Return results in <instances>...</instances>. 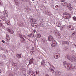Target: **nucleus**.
<instances>
[{"label": "nucleus", "instance_id": "c9c22d12", "mask_svg": "<svg viewBox=\"0 0 76 76\" xmlns=\"http://www.w3.org/2000/svg\"><path fill=\"white\" fill-rule=\"evenodd\" d=\"M31 26L32 27H34V28H35V23L31 24Z\"/></svg>", "mask_w": 76, "mask_h": 76}, {"label": "nucleus", "instance_id": "49530a36", "mask_svg": "<svg viewBox=\"0 0 76 76\" xmlns=\"http://www.w3.org/2000/svg\"><path fill=\"white\" fill-rule=\"evenodd\" d=\"M22 38L23 39V41H25V39L23 37H22Z\"/></svg>", "mask_w": 76, "mask_h": 76}, {"label": "nucleus", "instance_id": "412c9836", "mask_svg": "<svg viewBox=\"0 0 76 76\" xmlns=\"http://www.w3.org/2000/svg\"><path fill=\"white\" fill-rule=\"evenodd\" d=\"M45 6H41L40 7V9L42 10H44V9H45Z\"/></svg>", "mask_w": 76, "mask_h": 76}, {"label": "nucleus", "instance_id": "f3484780", "mask_svg": "<svg viewBox=\"0 0 76 76\" xmlns=\"http://www.w3.org/2000/svg\"><path fill=\"white\" fill-rule=\"evenodd\" d=\"M62 44L63 45H64L65 44H67L68 45H69V43L67 41H64L62 42Z\"/></svg>", "mask_w": 76, "mask_h": 76}, {"label": "nucleus", "instance_id": "6ab92c4d", "mask_svg": "<svg viewBox=\"0 0 76 76\" xmlns=\"http://www.w3.org/2000/svg\"><path fill=\"white\" fill-rule=\"evenodd\" d=\"M28 36L29 37V38H33L34 35V34H31L28 35Z\"/></svg>", "mask_w": 76, "mask_h": 76}, {"label": "nucleus", "instance_id": "c756f323", "mask_svg": "<svg viewBox=\"0 0 76 76\" xmlns=\"http://www.w3.org/2000/svg\"><path fill=\"white\" fill-rule=\"evenodd\" d=\"M3 20L4 21H6L7 20V18H6V17H5L4 18V19H3Z\"/></svg>", "mask_w": 76, "mask_h": 76}, {"label": "nucleus", "instance_id": "c85d7f7f", "mask_svg": "<svg viewBox=\"0 0 76 76\" xmlns=\"http://www.w3.org/2000/svg\"><path fill=\"white\" fill-rule=\"evenodd\" d=\"M32 18H31V20H30V21L32 20V22H34V23H35V22H37L36 20L34 19V21H33V20H32Z\"/></svg>", "mask_w": 76, "mask_h": 76}, {"label": "nucleus", "instance_id": "1a4fd4ad", "mask_svg": "<svg viewBox=\"0 0 76 76\" xmlns=\"http://www.w3.org/2000/svg\"><path fill=\"white\" fill-rule=\"evenodd\" d=\"M70 6H71V4H70V3L69 4L67 5V7H68V9L69 10L71 11V10H72V7Z\"/></svg>", "mask_w": 76, "mask_h": 76}, {"label": "nucleus", "instance_id": "37998d69", "mask_svg": "<svg viewBox=\"0 0 76 76\" xmlns=\"http://www.w3.org/2000/svg\"><path fill=\"white\" fill-rule=\"evenodd\" d=\"M75 32H73L72 34V36H74V35H75Z\"/></svg>", "mask_w": 76, "mask_h": 76}, {"label": "nucleus", "instance_id": "de8ad7c7", "mask_svg": "<svg viewBox=\"0 0 76 76\" xmlns=\"http://www.w3.org/2000/svg\"><path fill=\"white\" fill-rule=\"evenodd\" d=\"M1 42L4 43L5 42L4 40H2Z\"/></svg>", "mask_w": 76, "mask_h": 76}, {"label": "nucleus", "instance_id": "13d9d810", "mask_svg": "<svg viewBox=\"0 0 76 76\" xmlns=\"http://www.w3.org/2000/svg\"><path fill=\"white\" fill-rule=\"evenodd\" d=\"M74 45L76 47V45L75 44H74Z\"/></svg>", "mask_w": 76, "mask_h": 76}, {"label": "nucleus", "instance_id": "bf43d9fd", "mask_svg": "<svg viewBox=\"0 0 76 76\" xmlns=\"http://www.w3.org/2000/svg\"><path fill=\"white\" fill-rule=\"evenodd\" d=\"M7 53H9V51H7Z\"/></svg>", "mask_w": 76, "mask_h": 76}, {"label": "nucleus", "instance_id": "680f3d73", "mask_svg": "<svg viewBox=\"0 0 76 76\" xmlns=\"http://www.w3.org/2000/svg\"><path fill=\"white\" fill-rule=\"evenodd\" d=\"M35 0H32V1H34Z\"/></svg>", "mask_w": 76, "mask_h": 76}, {"label": "nucleus", "instance_id": "2f4dec72", "mask_svg": "<svg viewBox=\"0 0 76 76\" xmlns=\"http://www.w3.org/2000/svg\"><path fill=\"white\" fill-rule=\"evenodd\" d=\"M6 38H10V37H9V36L8 34H7L6 36Z\"/></svg>", "mask_w": 76, "mask_h": 76}, {"label": "nucleus", "instance_id": "052dcab7", "mask_svg": "<svg viewBox=\"0 0 76 76\" xmlns=\"http://www.w3.org/2000/svg\"><path fill=\"white\" fill-rule=\"evenodd\" d=\"M9 43H7V44L8 45L9 44Z\"/></svg>", "mask_w": 76, "mask_h": 76}, {"label": "nucleus", "instance_id": "ea45409f", "mask_svg": "<svg viewBox=\"0 0 76 76\" xmlns=\"http://www.w3.org/2000/svg\"><path fill=\"white\" fill-rule=\"evenodd\" d=\"M34 27H35V28H36V27H37V26H38V25H36L35 23H34Z\"/></svg>", "mask_w": 76, "mask_h": 76}, {"label": "nucleus", "instance_id": "ddd939ff", "mask_svg": "<svg viewBox=\"0 0 76 76\" xmlns=\"http://www.w3.org/2000/svg\"><path fill=\"white\" fill-rule=\"evenodd\" d=\"M71 16H72L71 14H68V15H66L65 16V19H70L71 18Z\"/></svg>", "mask_w": 76, "mask_h": 76}, {"label": "nucleus", "instance_id": "a19ab883", "mask_svg": "<svg viewBox=\"0 0 76 76\" xmlns=\"http://www.w3.org/2000/svg\"><path fill=\"white\" fill-rule=\"evenodd\" d=\"M64 15H67V12H65L64 13Z\"/></svg>", "mask_w": 76, "mask_h": 76}, {"label": "nucleus", "instance_id": "4be33fe9", "mask_svg": "<svg viewBox=\"0 0 76 76\" xmlns=\"http://www.w3.org/2000/svg\"><path fill=\"white\" fill-rule=\"evenodd\" d=\"M12 65H14V67H18V66H17V64L15 63L14 62L13 63Z\"/></svg>", "mask_w": 76, "mask_h": 76}, {"label": "nucleus", "instance_id": "9b49d317", "mask_svg": "<svg viewBox=\"0 0 76 76\" xmlns=\"http://www.w3.org/2000/svg\"><path fill=\"white\" fill-rule=\"evenodd\" d=\"M3 15H4V16L6 17L8 16V13H7V10H4L3 12Z\"/></svg>", "mask_w": 76, "mask_h": 76}, {"label": "nucleus", "instance_id": "b1692460", "mask_svg": "<svg viewBox=\"0 0 76 76\" xmlns=\"http://www.w3.org/2000/svg\"><path fill=\"white\" fill-rule=\"evenodd\" d=\"M24 23H21L20 24H19V26L20 27H21V26H23Z\"/></svg>", "mask_w": 76, "mask_h": 76}, {"label": "nucleus", "instance_id": "9d476101", "mask_svg": "<svg viewBox=\"0 0 76 76\" xmlns=\"http://www.w3.org/2000/svg\"><path fill=\"white\" fill-rule=\"evenodd\" d=\"M7 31L11 34H14V31L11 28H9Z\"/></svg>", "mask_w": 76, "mask_h": 76}, {"label": "nucleus", "instance_id": "cd10ccee", "mask_svg": "<svg viewBox=\"0 0 76 76\" xmlns=\"http://www.w3.org/2000/svg\"><path fill=\"white\" fill-rule=\"evenodd\" d=\"M10 40V38H6V41L7 42H9Z\"/></svg>", "mask_w": 76, "mask_h": 76}, {"label": "nucleus", "instance_id": "e433bc0d", "mask_svg": "<svg viewBox=\"0 0 76 76\" xmlns=\"http://www.w3.org/2000/svg\"><path fill=\"white\" fill-rule=\"evenodd\" d=\"M2 57L3 58H6V56L4 55H3L2 56Z\"/></svg>", "mask_w": 76, "mask_h": 76}, {"label": "nucleus", "instance_id": "393cba45", "mask_svg": "<svg viewBox=\"0 0 76 76\" xmlns=\"http://www.w3.org/2000/svg\"><path fill=\"white\" fill-rule=\"evenodd\" d=\"M3 5V2L2 1H0V6H2Z\"/></svg>", "mask_w": 76, "mask_h": 76}, {"label": "nucleus", "instance_id": "79ce46f5", "mask_svg": "<svg viewBox=\"0 0 76 76\" xmlns=\"http://www.w3.org/2000/svg\"><path fill=\"white\" fill-rule=\"evenodd\" d=\"M7 22H8V23L9 24L8 25H10V21H8Z\"/></svg>", "mask_w": 76, "mask_h": 76}, {"label": "nucleus", "instance_id": "2eb2a0df", "mask_svg": "<svg viewBox=\"0 0 76 76\" xmlns=\"http://www.w3.org/2000/svg\"><path fill=\"white\" fill-rule=\"evenodd\" d=\"M34 59H33V58H31L29 60V64L28 65V66H29L30 64H32V63H33V62L34 61Z\"/></svg>", "mask_w": 76, "mask_h": 76}, {"label": "nucleus", "instance_id": "e2e57ef3", "mask_svg": "<svg viewBox=\"0 0 76 76\" xmlns=\"http://www.w3.org/2000/svg\"><path fill=\"white\" fill-rule=\"evenodd\" d=\"M53 9H54V8H53Z\"/></svg>", "mask_w": 76, "mask_h": 76}, {"label": "nucleus", "instance_id": "7ed1b4c3", "mask_svg": "<svg viewBox=\"0 0 76 76\" xmlns=\"http://www.w3.org/2000/svg\"><path fill=\"white\" fill-rule=\"evenodd\" d=\"M48 63L49 64V66H50L51 67L50 68V72H52V73H54V72H55V71H54V69H53L52 68H53V69H55V68L54 67V66H53V65H51V64H50V63L48 62Z\"/></svg>", "mask_w": 76, "mask_h": 76}, {"label": "nucleus", "instance_id": "f257e3e1", "mask_svg": "<svg viewBox=\"0 0 76 76\" xmlns=\"http://www.w3.org/2000/svg\"><path fill=\"white\" fill-rule=\"evenodd\" d=\"M63 65L65 66V68L67 69L68 71H72L73 70V69L70 67V66H72V64H71L69 63L68 62L66 61L63 62Z\"/></svg>", "mask_w": 76, "mask_h": 76}, {"label": "nucleus", "instance_id": "72a5a7b5", "mask_svg": "<svg viewBox=\"0 0 76 76\" xmlns=\"http://www.w3.org/2000/svg\"><path fill=\"white\" fill-rule=\"evenodd\" d=\"M34 53V51H31V55H34V54H35V53Z\"/></svg>", "mask_w": 76, "mask_h": 76}, {"label": "nucleus", "instance_id": "09e8293b", "mask_svg": "<svg viewBox=\"0 0 76 76\" xmlns=\"http://www.w3.org/2000/svg\"><path fill=\"white\" fill-rule=\"evenodd\" d=\"M6 23L7 24V25H9V24L7 22H6Z\"/></svg>", "mask_w": 76, "mask_h": 76}, {"label": "nucleus", "instance_id": "5fc2aeb1", "mask_svg": "<svg viewBox=\"0 0 76 76\" xmlns=\"http://www.w3.org/2000/svg\"><path fill=\"white\" fill-rule=\"evenodd\" d=\"M14 0L15 2H16V1H17V0Z\"/></svg>", "mask_w": 76, "mask_h": 76}, {"label": "nucleus", "instance_id": "20e7f679", "mask_svg": "<svg viewBox=\"0 0 76 76\" xmlns=\"http://www.w3.org/2000/svg\"><path fill=\"white\" fill-rule=\"evenodd\" d=\"M60 54L59 53H56L55 54L54 56L55 58H56V59H57V58H60Z\"/></svg>", "mask_w": 76, "mask_h": 76}, {"label": "nucleus", "instance_id": "a18cd8bd", "mask_svg": "<svg viewBox=\"0 0 76 76\" xmlns=\"http://www.w3.org/2000/svg\"><path fill=\"white\" fill-rule=\"evenodd\" d=\"M22 0L23 1L25 0V1H26V2H29V0Z\"/></svg>", "mask_w": 76, "mask_h": 76}, {"label": "nucleus", "instance_id": "7c9ffc66", "mask_svg": "<svg viewBox=\"0 0 76 76\" xmlns=\"http://www.w3.org/2000/svg\"><path fill=\"white\" fill-rule=\"evenodd\" d=\"M19 37H20V38H22L23 37H22V34H20L19 35Z\"/></svg>", "mask_w": 76, "mask_h": 76}, {"label": "nucleus", "instance_id": "f03ea898", "mask_svg": "<svg viewBox=\"0 0 76 76\" xmlns=\"http://www.w3.org/2000/svg\"><path fill=\"white\" fill-rule=\"evenodd\" d=\"M66 58H67L68 60H70V61H71L72 62H73V61H76V56L74 58L72 57L69 55H67Z\"/></svg>", "mask_w": 76, "mask_h": 76}, {"label": "nucleus", "instance_id": "0eeeda50", "mask_svg": "<svg viewBox=\"0 0 76 76\" xmlns=\"http://www.w3.org/2000/svg\"><path fill=\"white\" fill-rule=\"evenodd\" d=\"M46 63V61L45 60H43L41 62V65L42 66H43V67H45V66H46V64H45Z\"/></svg>", "mask_w": 76, "mask_h": 76}, {"label": "nucleus", "instance_id": "a878e982", "mask_svg": "<svg viewBox=\"0 0 76 76\" xmlns=\"http://www.w3.org/2000/svg\"><path fill=\"white\" fill-rule=\"evenodd\" d=\"M41 36V34H37V38H40Z\"/></svg>", "mask_w": 76, "mask_h": 76}, {"label": "nucleus", "instance_id": "c03bdc74", "mask_svg": "<svg viewBox=\"0 0 76 76\" xmlns=\"http://www.w3.org/2000/svg\"><path fill=\"white\" fill-rule=\"evenodd\" d=\"M36 30L35 29H34L33 31L34 33V34H35V32H36Z\"/></svg>", "mask_w": 76, "mask_h": 76}, {"label": "nucleus", "instance_id": "6e6552de", "mask_svg": "<svg viewBox=\"0 0 76 76\" xmlns=\"http://www.w3.org/2000/svg\"><path fill=\"white\" fill-rule=\"evenodd\" d=\"M31 76H35V74L33 71H30L29 72Z\"/></svg>", "mask_w": 76, "mask_h": 76}, {"label": "nucleus", "instance_id": "dca6fc26", "mask_svg": "<svg viewBox=\"0 0 76 76\" xmlns=\"http://www.w3.org/2000/svg\"><path fill=\"white\" fill-rule=\"evenodd\" d=\"M45 13L49 16H51V13L49 11H46L45 12Z\"/></svg>", "mask_w": 76, "mask_h": 76}, {"label": "nucleus", "instance_id": "864d4df0", "mask_svg": "<svg viewBox=\"0 0 76 76\" xmlns=\"http://www.w3.org/2000/svg\"><path fill=\"white\" fill-rule=\"evenodd\" d=\"M26 11H28V10H29V9L28 8L26 9Z\"/></svg>", "mask_w": 76, "mask_h": 76}, {"label": "nucleus", "instance_id": "603ef678", "mask_svg": "<svg viewBox=\"0 0 76 76\" xmlns=\"http://www.w3.org/2000/svg\"><path fill=\"white\" fill-rule=\"evenodd\" d=\"M45 76H49V75L48 74H46Z\"/></svg>", "mask_w": 76, "mask_h": 76}, {"label": "nucleus", "instance_id": "39448f33", "mask_svg": "<svg viewBox=\"0 0 76 76\" xmlns=\"http://www.w3.org/2000/svg\"><path fill=\"white\" fill-rule=\"evenodd\" d=\"M55 75L56 76H61V72L58 71H57L55 72Z\"/></svg>", "mask_w": 76, "mask_h": 76}, {"label": "nucleus", "instance_id": "bb28decb", "mask_svg": "<svg viewBox=\"0 0 76 76\" xmlns=\"http://www.w3.org/2000/svg\"><path fill=\"white\" fill-rule=\"evenodd\" d=\"M73 20H74V21H76V17L75 16L73 17H72Z\"/></svg>", "mask_w": 76, "mask_h": 76}, {"label": "nucleus", "instance_id": "f8f14e48", "mask_svg": "<svg viewBox=\"0 0 76 76\" xmlns=\"http://www.w3.org/2000/svg\"><path fill=\"white\" fill-rule=\"evenodd\" d=\"M48 39L49 41H54V38L51 36H49L48 37Z\"/></svg>", "mask_w": 76, "mask_h": 76}, {"label": "nucleus", "instance_id": "4468645a", "mask_svg": "<svg viewBox=\"0 0 76 76\" xmlns=\"http://www.w3.org/2000/svg\"><path fill=\"white\" fill-rule=\"evenodd\" d=\"M67 28L68 29H70L72 31H73L74 30V27L72 26H67Z\"/></svg>", "mask_w": 76, "mask_h": 76}, {"label": "nucleus", "instance_id": "f704fd0d", "mask_svg": "<svg viewBox=\"0 0 76 76\" xmlns=\"http://www.w3.org/2000/svg\"><path fill=\"white\" fill-rule=\"evenodd\" d=\"M4 17L2 15L1 16L0 18L3 20V19H4Z\"/></svg>", "mask_w": 76, "mask_h": 76}, {"label": "nucleus", "instance_id": "5701e85b", "mask_svg": "<svg viewBox=\"0 0 76 76\" xmlns=\"http://www.w3.org/2000/svg\"><path fill=\"white\" fill-rule=\"evenodd\" d=\"M64 49L65 51H67L68 50V47L67 46H65L64 47Z\"/></svg>", "mask_w": 76, "mask_h": 76}, {"label": "nucleus", "instance_id": "58836bf2", "mask_svg": "<svg viewBox=\"0 0 76 76\" xmlns=\"http://www.w3.org/2000/svg\"><path fill=\"white\" fill-rule=\"evenodd\" d=\"M55 7L56 9H58V7H59V6L58 5H56Z\"/></svg>", "mask_w": 76, "mask_h": 76}, {"label": "nucleus", "instance_id": "3c124183", "mask_svg": "<svg viewBox=\"0 0 76 76\" xmlns=\"http://www.w3.org/2000/svg\"><path fill=\"white\" fill-rule=\"evenodd\" d=\"M58 37H60V34H58Z\"/></svg>", "mask_w": 76, "mask_h": 76}, {"label": "nucleus", "instance_id": "423d86ee", "mask_svg": "<svg viewBox=\"0 0 76 76\" xmlns=\"http://www.w3.org/2000/svg\"><path fill=\"white\" fill-rule=\"evenodd\" d=\"M57 45V42L55 40H53L52 42V44H51V46L52 47H54Z\"/></svg>", "mask_w": 76, "mask_h": 76}, {"label": "nucleus", "instance_id": "8fccbe9b", "mask_svg": "<svg viewBox=\"0 0 76 76\" xmlns=\"http://www.w3.org/2000/svg\"><path fill=\"white\" fill-rule=\"evenodd\" d=\"M64 0H61V1L62 2H63V1H64Z\"/></svg>", "mask_w": 76, "mask_h": 76}, {"label": "nucleus", "instance_id": "4d7b16f0", "mask_svg": "<svg viewBox=\"0 0 76 76\" xmlns=\"http://www.w3.org/2000/svg\"><path fill=\"white\" fill-rule=\"evenodd\" d=\"M1 69H0V73H1Z\"/></svg>", "mask_w": 76, "mask_h": 76}, {"label": "nucleus", "instance_id": "4c0bfd02", "mask_svg": "<svg viewBox=\"0 0 76 76\" xmlns=\"http://www.w3.org/2000/svg\"><path fill=\"white\" fill-rule=\"evenodd\" d=\"M2 26H3V24L2 23H0V27H2Z\"/></svg>", "mask_w": 76, "mask_h": 76}, {"label": "nucleus", "instance_id": "aec40b11", "mask_svg": "<svg viewBox=\"0 0 76 76\" xmlns=\"http://www.w3.org/2000/svg\"><path fill=\"white\" fill-rule=\"evenodd\" d=\"M56 25L57 26H58V27H61V23H60V22H58L56 23Z\"/></svg>", "mask_w": 76, "mask_h": 76}, {"label": "nucleus", "instance_id": "a211bd4d", "mask_svg": "<svg viewBox=\"0 0 76 76\" xmlns=\"http://www.w3.org/2000/svg\"><path fill=\"white\" fill-rule=\"evenodd\" d=\"M16 56L18 58H21V57H22V55H21V54H16Z\"/></svg>", "mask_w": 76, "mask_h": 76}, {"label": "nucleus", "instance_id": "6e6d98bb", "mask_svg": "<svg viewBox=\"0 0 76 76\" xmlns=\"http://www.w3.org/2000/svg\"><path fill=\"white\" fill-rule=\"evenodd\" d=\"M36 75H38V73H37V72H36Z\"/></svg>", "mask_w": 76, "mask_h": 76}, {"label": "nucleus", "instance_id": "0e129e2a", "mask_svg": "<svg viewBox=\"0 0 76 76\" xmlns=\"http://www.w3.org/2000/svg\"><path fill=\"white\" fill-rule=\"evenodd\" d=\"M1 22V20H0V22Z\"/></svg>", "mask_w": 76, "mask_h": 76}, {"label": "nucleus", "instance_id": "473e14b6", "mask_svg": "<svg viewBox=\"0 0 76 76\" xmlns=\"http://www.w3.org/2000/svg\"><path fill=\"white\" fill-rule=\"evenodd\" d=\"M64 6H66V5H67V3L65 2L63 4Z\"/></svg>", "mask_w": 76, "mask_h": 76}]
</instances>
